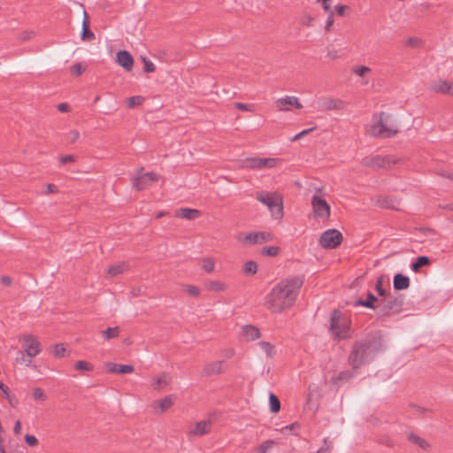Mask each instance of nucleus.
Returning a JSON list of instances; mask_svg holds the SVG:
<instances>
[{"label": "nucleus", "mask_w": 453, "mask_h": 453, "mask_svg": "<svg viewBox=\"0 0 453 453\" xmlns=\"http://www.w3.org/2000/svg\"><path fill=\"white\" fill-rule=\"evenodd\" d=\"M303 276H289L281 280L266 295L265 303L272 313H281L291 308L303 284Z\"/></svg>", "instance_id": "f257e3e1"}, {"label": "nucleus", "mask_w": 453, "mask_h": 453, "mask_svg": "<svg viewBox=\"0 0 453 453\" xmlns=\"http://www.w3.org/2000/svg\"><path fill=\"white\" fill-rule=\"evenodd\" d=\"M382 349L381 340L374 335L357 341L349 355V363L353 369H357L372 361Z\"/></svg>", "instance_id": "f03ea898"}, {"label": "nucleus", "mask_w": 453, "mask_h": 453, "mask_svg": "<svg viewBox=\"0 0 453 453\" xmlns=\"http://www.w3.org/2000/svg\"><path fill=\"white\" fill-rule=\"evenodd\" d=\"M255 198L267 207L271 216L274 219L283 217V198L278 192L257 191Z\"/></svg>", "instance_id": "7ed1b4c3"}, {"label": "nucleus", "mask_w": 453, "mask_h": 453, "mask_svg": "<svg viewBox=\"0 0 453 453\" xmlns=\"http://www.w3.org/2000/svg\"><path fill=\"white\" fill-rule=\"evenodd\" d=\"M350 321L342 318V313L334 310L330 318V331L335 340H345L352 335Z\"/></svg>", "instance_id": "20e7f679"}, {"label": "nucleus", "mask_w": 453, "mask_h": 453, "mask_svg": "<svg viewBox=\"0 0 453 453\" xmlns=\"http://www.w3.org/2000/svg\"><path fill=\"white\" fill-rule=\"evenodd\" d=\"M390 121L389 114L380 112L379 119L371 126V134L380 138L393 137L397 133V129L395 126L390 125Z\"/></svg>", "instance_id": "39448f33"}, {"label": "nucleus", "mask_w": 453, "mask_h": 453, "mask_svg": "<svg viewBox=\"0 0 453 453\" xmlns=\"http://www.w3.org/2000/svg\"><path fill=\"white\" fill-rule=\"evenodd\" d=\"M320 189H318L312 196L311 204L312 211L316 218L328 219L331 213V208L328 203L321 196Z\"/></svg>", "instance_id": "423d86ee"}, {"label": "nucleus", "mask_w": 453, "mask_h": 453, "mask_svg": "<svg viewBox=\"0 0 453 453\" xmlns=\"http://www.w3.org/2000/svg\"><path fill=\"white\" fill-rule=\"evenodd\" d=\"M22 349L25 353L22 354L21 359L28 366L31 364L32 357L40 353V342L32 335H26L23 338Z\"/></svg>", "instance_id": "0eeeda50"}, {"label": "nucleus", "mask_w": 453, "mask_h": 453, "mask_svg": "<svg viewBox=\"0 0 453 453\" xmlns=\"http://www.w3.org/2000/svg\"><path fill=\"white\" fill-rule=\"evenodd\" d=\"M342 241V234L336 229H328L325 231L319 240V243L326 249H335Z\"/></svg>", "instance_id": "6e6552de"}, {"label": "nucleus", "mask_w": 453, "mask_h": 453, "mask_svg": "<svg viewBox=\"0 0 453 453\" xmlns=\"http://www.w3.org/2000/svg\"><path fill=\"white\" fill-rule=\"evenodd\" d=\"M277 159L272 157H247L242 162V167L248 169L273 168L276 165Z\"/></svg>", "instance_id": "1a4fd4ad"}, {"label": "nucleus", "mask_w": 453, "mask_h": 453, "mask_svg": "<svg viewBox=\"0 0 453 453\" xmlns=\"http://www.w3.org/2000/svg\"><path fill=\"white\" fill-rule=\"evenodd\" d=\"M157 180V175L152 172L147 173H140L134 180H133V187L136 190H144L148 187H150L153 182Z\"/></svg>", "instance_id": "9d476101"}, {"label": "nucleus", "mask_w": 453, "mask_h": 453, "mask_svg": "<svg viewBox=\"0 0 453 453\" xmlns=\"http://www.w3.org/2000/svg\"><path fill=\"white\" fill-rule=\"evenodd\" d=\"M389 157L375 156L372 157H366L362 160V165L372 168H388L391 164H395Z\"/></svg>", "instance_id": "9b49d317"}, {"label": "nucleus", "mask_w": 453, "mask_h": 453, "mask_svg": "<svg viewBox=\"0 0 453 453\" xmlns=\"http://www.w3.org/2000/svg\"><path fill=\"white\" fill-rule=\"evenodd\" d=\"M319 111L342 110L344 108L343 101L332 97H320L317 103Z\"/></svg>", "instance_id": "f8f14e48"}, {"label": "nucleus", "mask_w": 453, "mask_h": 453, "mask_svg": "<svg viewBox=\"0 0 453 453\" xmlns=\"http://www.w3.org/2000/svg\"><path fill=\"white\" fill-rule=\"evenodd\" d=\"M276 105L280 111H288L290 109V106H294L296 109H301L303 107L298 98L294 96H287L285 97L277 99Z\"/></svg>", "instance_id": "ddd939ff"}, {"label": "nucleus", "mask_w": 453, "mask_h": 453, "mask_svg": "<svg viewBox=\"0 0 453 453\" xmlns=\"http://www.w3.org/2000/svg\"><path fill=\"white\" fill-rule=\"evenodd\" d=\"M271 240L272 234L265 232H251L243 238V242L249 245L262 243Z\"/></svg>", "instance_id": "4468645a"}, {"label": "nucleus", "mask_w": 453, "mask_h": 453, "mask_svg": "<svg viewBox=\"0 0 453 453\" xmlns=\"http://www.w3.org/2000/svg\"><path fill=\"white\" fill-rule=\"evenodd\" d=\"M399 305L400 303L397 302L396 298L383 299L377 305L378 314L380 316H388Z\"/></svg>", "instance_id": "2eb2a0df"}, {"label": "nucleus", "mask_w": 453, "mask_h": 453, "mask_svg": "<svg viewBox=\"0 0 453 453\" xmlns=\"http://www.w3.org/2000/svg\"><path fill=\"white\" fill-rule=\"evenodd\" d=\"M211 420H202L194 425V426L188 431L189 436H203L210 433L211 429Z\"/></svg>", "instance_id": "dca6fc26"}, {"label": "nucleus", "mask_w": 453, "mask_h": 453, "mask_svg": "<svg viewBox=\"0 0 453 453\" xmlns=\"http://www.w3.org/2000/svg\"><path fill=\"white\" fill-rule=\"evenodd\" d=\"M117 63L125 70L130 71L134 65V58L127 50H119L117 53Z\"/></svg>", "instance_id": "f3484780"}, {"label": "nucleus", "mask_w": 453, "mask_h": 453, "mask_svg": "<svg viewBox=\"0 0 453 453\" xmlns=\"http://www.w3.org/2000/svg\"><path fill=\"white\" fill-rule=\"evenodd\" d=\"M432 89L436 93L453 96V82L440 80L432 84Z\"/></svg>", "instance_id": "a211bd4d"}, {"label": "nucleus", "mask_w": 453, "mask_h": 453, "mask_svg": "<svg viewBox=\"0 0 453 453\" xmlns=\"http://www.w3.org/2000/svg\"><path fill=\"white\" fill-rule=\"evenodd\" d=\"M106 368L111 373L126 374L134 372V366L131 365H119L111 362L106 364Z\"/></svg>", "instance_id": "6ab92c4d"}, {"label": "nucleus", "mask_w": 453, "mask_h": 453, "mask_svg": "<svg viewBox=\"0 0 453 453\" xmlns=\"http://www.w3.org/2000/svg\"><path fill=\"white\" fill-rule=\"evenodd\" d=\"M171 381V375L167 372H162L158 377L153 379L151 386L154 389L159 391L168 386Z\"/></svg>", "instance_id": "aec40b11"}, {"label": "nucleus", "mask_w": 453, "mask_h": 453, "mask_svg": "<svg viewBox=\"0 0 453 453\" xmlns=\"http://www.w3.org/2000/svg\"><path fill=\"white\" fill-rule=\"evenodd\" d=\"M225 369V362L223 360L213 361L204 367V373L207 376L221 373Z\"/></svg>", "instance_id": "412c9836"}, {"label": "nucleus", "mask_w": 453, "mask_h": 453, "mask_svg": "<svg viewBox=\"0 0 453 453\" xmlns=\"http://www.w3.org/2000/svg\"><path fill=\"white\" fill-rule=\"evenodd\" d=\"M242 334L247 341H254L260 337L259 329L252 325L243 326Z\"/></svg>", "instance_id": "4be33fe9"}, {"label": "nucleus", "mask_w": 453, "mask_h": 453, "mask_svg": "<svg viewBox=\"0 0 453 453\" xmlns=\"http://www.w3.org/2000/svg\"><path fill=\"white\" fill-rule=\"evenodd\" d=\"M201 214L200 211L190 208H180L175 211L177 218H182L188 220L195 219Z\"/></svg>", "instance_id": "5701e85b"}, {"label": "nucleus", "mask_w": 453, "mask_h": 453, "mask_svg": "<svg viewBox=\"0 0 453 453\" xmlns=\"http://www.w3.org/2000/svg\"><path fill=\"white\" fill-rule=\"evenodd\" d=\"M393 286L395 290L406 289L410 286V279L402 273H396L394 276Z\"/></svg>", "instance_id": "b1692460"}, {"label": "nucleus", "mask_w": 453, "mask_h": 453, "mask_svg": "<svg viewBox=\"0 0 453 453\" xmlns=\"http://www.w3.org/2000/svg\"><path fill=\"white\" fill-rule=\"evenodd\" d=\"M378 301L377 297L371 292H367V299H358L353 303L354 307L363 306L370 309H376L375 303Z\"/></svg>", "instance_id": "393cba45"}, {"label": "nucleus", "mask_w": 453, "mask_h": 453, "mask_svg": "<svg viewBox=\"0 0 453 453\" xmlns=\"http://www.w3.org/2000/svg\"><path fill=\"white\" fill-rule=\"evenodd\" d=\"M81 37L84 41H91V40L95 39V34L88 28V15H87L86 11H84V19L82 21V28H81Z\"/></svg>", "instance_id": "a878e982"}, {"label": "nucleus", "mask_w": 453, "mask_h": 453, "mask_svg": "<svg viewBox=\"0 0 453 453\" xmlns=\"http://www.w3.org/2000/svg\"><path fill=\"white\" fill-rule=\"evenodd\" d=\"M155 404L159 408L160 413H163L173 404V396H165V398L157 401Z\"/></svg>", "instance_id": "bb28decb"}, {"label": "nucleus", "mask_w": 453, "mask_h": 453, "mask_svg": "<svg viewBox=\"0 0 453 453\" xmlns=\"http://www.w3.org/2000/svg\"><path fill=\"white\" fill-rule=\"evenodd\" d=\"M430 264V258L426 256H419L416 261L411 265V268L414 272H418L421 267Z\"/></svg>", "instance_id": "cd10ccee"}, {"label": "nucleus", "mask_w": 453, "mask_h": 453, "mask_svg": "<svg viewBox=\"0 0 453 453\" xmlns=\"http://www.w3.org/2000/svg\"><path fill=\"white\" fill-rule=\"evenodd\" d=\"M408 439L414 444L418 445L419 448L423 449H426L429 448V443L424 440L423 438L419 437L418 435L415 434L414 433H410L408 434Z\"/></svg>", "instance_id": "c85d7f7f"}, {"label": "nucleus", "mask_w": 453, "mask_h": 453, "mask_svg": "<svg viewBox=\"0 0 453 453\" xmlns=\"http://www.w3.org/2000/svg\"><path fill=\"white\" fill-rule=\"evenodd\" d=\"M127 266L125 263H119L117 265H113L108 267L107 273L111 277L117 276L120 273H122L125 270H127Z\"/></svg>", "instance_id": "c756f323"}, {"label": "nucleus", "mask_w": 453, "mask_h": 453, "mask_svg": "<svg viewBox=\"0 0 453 453\" xmlns=\"http://www.w3.org/2000/svg\"><path fill=\"white\" fill-rule=\"evenodd\" d=\"M269 404L271 412H279L280 409V402L279 398L272 392L269 394Z\"/></svg>", "instance_id": "7c9ffc66"}, {"label": "nucleus", "mask_w": 453, "mask_h": 453, "mask_svg": "<svg viewBox=\"0 0 453 453\" xmlns=\"http://www.w3.org/2000/svg\"><path fill=\"white\" fill-rule=\"evenodd\" d=\"M119 334V327H108L106 330L102 332L103 337L104 340L109 341L111 339L116 338Z\"/></svg>", "instance_id": "2f4dec72"}, {"label": "nucleus", "mask_w": 453, "mask_h": 453, "mask_svg": "<svg viewBox=\"0 0 453 453\" xmlns=\"http://www.w3.org/2000/svg\"><path fill=\"white\" fill-rule=\"evenodd\" d=\"M227 286L218 280H211L207 283V288L211 291H224L226 290Z\"/></svg>", "instance_id": "473e14b6"}, {"label": "nucleus", "mask_w": 453, "mask_h": 453, "mask_svg": "<svg viewBox=\"0 0 453 453\" xmlns=\"http://www.w3.org/2000/svg\"><path fill=\"white\" fill-rule=\"evenodd\" d=\"M257 345L261 348V349L266 354L267 357H272L274 354V347L270 342H259Z\"/></svg>", "instance_id": "72a5a7b5"}, {"label": "nucleus", "mask_w": 453, "mask_h": 453, "mask_svg": "<svg viewBox=\"0 0 453 453\" xmlns=\"http://www.w3.org/2000/svg\"><path fill=\"white\" fill-rule=\"evenodd\" d=\"M65 140L68 143L73 144L80 138V133L77 130H70L65 134Z\"/></svg>", "instance_id": "f704fd0d"}, {"label": "nucleus", "mask_w": 453, "mask_h": 453, "mask_svg": "<svg viewBox=\"0 0 453 453\" xmlns=\"http://www.w3.org/2000/svg\"><path fill=\"white\" fill-rule=\"evenodd\" d=\"M257 272V265L255 261H248L244 265V273L247 274H255Z\"/></svg>", "instance_id": "c9c22d12"}, {"label": "nucleus", "mask_w": 453, "mask_h": 453, "mask_svg": "<svg viewBox=\"0 0 453 453\" xmlns=\"http://www.w3.org/2000/svg\"><path fill=\"white\" fill-rule=\"evenodd\" d=\"M75 369H77L79 371L88 372V371H92L94 369V366L92 364H90L87 361L80 360L75 364Z\"/></svg>", "instance_id": "e433bc0d"}, {"label": "nucleus", "mask_w": 453, "mask_h": 453, "mask_svg": "<svg viewBox=\"0 0 453 453\" xmlns=\"http://www.w3.org/2000/svg\"><path fill=\"white\" fill-rule=\"evenodd\" d=\"M274 441L272 440H267L261 443L257 449V453H267V451L273 447Z\"/></svg>", "instance_id": "4c0bfd02"}, {"label": "nucleus", "mask_w": 453, "mask_h": 453, "mask_svg": "<svg viewBox=\"0 0 453 453\" xmlns=\"http://www.w3.org/2000/svg\"><path fill=\"white\" fill-rule=\"evenodd\" d=\"M261 253L263 255H266V256H270V257H274V256L278 255L279 248L276 247V246L264 247L262 249V250H261Z\"/></svg>", "instance_id": "58836bf2"}, {"label": "nucleus", "mask_w": 453, "mask_h": 453, "mask_svg": "<svg viewBox=\"0 0 453 453\" xmlns=\"http://www.w3.org/2000/svg\"><path fill=\"white\" fill-rule=\"evenodd\" d=\"M143 102V97L141 96H131L127 100V106L128 107H134L137 105H141Z\"/></svg>", "instance_id": "ea45409f"}, {"label": "nucleus", "mask_w": 453, "mask_h": 453, "mask_svg": "<svg viewBox=\"0 0 453 453\" xmlns=\"http://www.w3.org/2000/svg\"><path fill=\"white\" fill-rule=\"evenodd\" d=\"M142 59L144 64L143 71L145 73H153L156 70V66L152 61H150V59H148L145 57H142Z\"/></svg>", "instance_id": "a19ab883"}, {"label": "nucleus", "mask_w": 453, "mask_h": 453, "mask_svg": "<svg viewBox=\"0 0 453 453\" xmlns=\"http://www.w3.org/2000/svg\"><path fill=\"white\" fill-rule=\"evenodd\" d=\"M371 72L370 67L365 65H358L352 69V73L357 76H364L365 73Z\"/></svg>", "instance_id": "79ce46f5"}, {"label": "nucleus", "mask_w": 453, "mask_h": 453, "mask_svg": "<svg viewBox=\"0 0 453 453\" xmlns=\"http://www.w3.org/2000/svg\"><path fill=\"white\" fill-rule=\"evenodd\" d=\"M33 398L35 400L45 401L46 395L42 389H41L40 388H35L33 390Z\"/></svg>", "instance_id": "37998d69"}, {"label": "nucleus", "mask_w": 453, "mask_h": 453, "mask_svg": "<svg viewBox=\"0 0 453 453\" xmlns=\"http://www.w3.org/2000/svg\"><path fill=\"white\" fill-rule=\"evenodd\" d=\"M334 10L339 16L344 17L348 15L347 12L349 11V7L347 5L337 4L334 6Z\"/></svg>", "instance_id": "c03bdc74"}, {"label": "nucleus", "mask_w": 453, "mask_h": 453, "mask_svg": "<svg viewBox=\"0 0 453 453\" xmlns=\"http://www.w3.org/2000/svg\"><path fill=\"white\" fill-rule=\"evenodd\" d=\"M53 353L58 357H62L65 354V349L63 344H56L53 348Z\"/></svg>", "instance_id": "a18cd8bd"}, {"label": "nucleus", "mask_w": 453, "mask_h": 453, "mask_svg": "<svg viewBox=\"0 0 453 453\" xmlns=\"http://www.w3.org/2000/svg\"><path fill=\"white\" fill-rule=\"evenodd\" d=\"M24 439L26 443L30 447H35L38 444V440L35 435L26 434Z\"/></svg>", "instance_id": "49530a36"}, {"label": "nucleus", "mask_w": 453, "mask_h": 453, "mask_svg": "<svg viewBox=\"0 0 453 453\" xmlns=\"http://www.w3.org/2000/svg\"><path fill=\"white\" fill-rule=\"evenodd\" d=\"M185 290L188 293V295L192 296H198L200 294V289L193 285H187L184 287Z\"/></svg>", "instance_id": "de8ad7c7"}, {"label": "nucleus", "mask_w": 453, "mask_h": 453, "mask_svg": "<svg viewBox=\"0 0 453 453\" xmlns=\"http://www.w3.org/2000/svg\"><path fill=\"white\" fill-rule=\"evenodd\" d=\"M76 156L74 155H65L59 158L60 165H65L67 163H73L76 161Z\"/></svg>", "instance_id": "09e8293b"}, {"label": "nucleus", "mask_w": 453, "mask_h": 453, "mask_svg": "<svg viewBox=\"0 0 453 453\" xmlns=\"http://www.w3.org/2000/svg\"><path fill=\"white\" fill-rule=\"evenodd\" d=\"M203 268L207 273H210V272L213 271V269H214V262L211 259H210V258L204 259L203 260Z\"/></svg>", "instance_id": "8fccbe9b"}, {"label": "nucleus", "mask_w": 453, "mask_h": 453, "mask_svg": "<svg viewBox=\"0 0 453 453\" xmlns=\"http://www.w3.org/2000/svg\"><path fill=\"white\" fill-rule=\"evenodd\" d=\"M234 106L236 109L243 111H253V105L242 103H235Z\"/></svg>", "instance_id": "3c124183"}, {"label": "nucleus", "mask_w": 453, "mask_h": 453, "mask_svg": "<svg viewBox=\"0 0 453 453\" xmlns=\"http://www.w3.org/2000/svg\"><path fill=\"white\" fill-rule=\"evenodd\" d=\"M352 376H353V372H350V371H343V372H341L337 375L336 380H348Z\"/></svg>", "instance_id": "603ef678"}, {"label": "nucleus", "mask_w": 453, "mask_h": 453, "mask_svg": "<svg viewBox=\"0 0 453 453\" xmlns=\"http://www.w3.org/2000/svg\"><path fill=\"white\" fill-rule=\"evenodd\" d=\"M84 68L80 63H76L72 66V73L76 76L81 75L84 72Z\"/></svg>", "instance_id": "864d4df0"}, {"label": "nucleus", "mask_w": 453, "mask_h": 453, "mask_svg": "<svg viewBox=\"0 0 453 453\" xmlns=\"http://www.w3.org/2000/svg\"><path fill=\"white\" fill-rule=\"evenodd\" d=\"M5 398L12 406H15L18 403L16 397L8 392V389L4 392Z\"/></svg>", "instance_id": "5fc2aeb1"}, {"label": "nucleus", "mask_w": 453, "mask_h": 453, "mask_svg": "<svg viewBox=\"0 0 453 453\" xmlns=\"http://www.w3.org/2000/svg\"><path fill=\"white\" fill-rule=\"evenodd\" d=\"M375 288H376V290L378 292V295L380 296H386V290L382 287V280H381V279H379L377 280Z\"/></svg>", "instance_id": "6e6d98bb"}, {"label": "nucleus", "mask_w": 453, "mask_h": 453, "mask_svg": "<svg viewBox=\"0 0 453 453\" xmlns=\"http://www.w3.org/2000/svg\"><path fill=\"white\" fill-rule=\"evenodd\" d=\"M333 24H334V12H330V14H328L326 21L325 29L326 31H329L331 27L333 26Z\"/></svg>", "instance_id": "4d7b16f0"}, {"label": "nucleus", "mask_w": 453, "mask_h": 453, "mask_svg": "<svg viewBox=\"0 0 453 453\" xmlns=\"http://www.w3.org/2000/svg\"><path fill=\"white\" fill-rule=\"evenodd\" d=\"M315 127H311V128H307V129H304L301 132H299L298 134H296L293 138H292V141H296L300 138H302L303 136H304L305 134H309L310 132H311L312 130H314Z\"/></svg>", "instance_id": "13d9d810"}, {"label": "nucleus", "mask_w": 453, "mask_h": 453, "mask_svg": "<svg viewBox=\"0 0 453 453\" xmlns=\"http://www.w3.org/2000/svg\"><path fill=\"white\" fill-rule=\"evenodd\" d=\"M407 44L411 47H418L419 45V39H418L417 37H410L407 40Z\"/></svg>", "instance_id": "bf43d9fd"}, {"label": "nucleus", "mask_w": 453, "mask_h": 453, "mask_svg": "<svg viewBox=\"0 0 453 453\" xmlns=\"http://www.w3.org/2000/svg\"><path fill=\"white\" fill-rule=\"evenodd\" d=\"M58 110L61 112H66L69 110V105L66 103H61L58 105Z\"/></svg>", "instance_id": "052dcab7"}, {"label": "nucleus", "mask_w": 453, "mask_h": 453, "mask_svg": "<svg viewBox=\"0 0 453 453\" xmlns=\"http://www.w3.org/2000/svg\"><path fill=\"white\" fill-rule=\"evenodd\" d=\"M21 431V423L19 420H17L13 426V433L15 434H19Z\"/></svg>", "instance_id": "680f3d73"}, {"label": "nucleus", "mask_w": 453, "mask_h": 453, "mask_svg": "<svg viewBox=\"0 0 453 453\" xmlns=\"http://www.w3.org/2000/svg\"><path fill=\"white\" fill-rule=\"evenodd\" d=\"M1 283L4 286H10L12 284V279L9 276H2Z\"/></svg>", "instance_id": "e2e57ef3"}, {"label": "nucleus", "mask_w": 453, "mask_h": 453, "mask_svg": "<svg viewBox=\"0 0 453 453\" xmlns=\"http://www.w3.org/2000/svg\"><path fill=\"white\" fill-rule=\"evenodd\" d=\"M57 190H58L57 186L50 183L47 185L46 194L55 193V192H57Z\"/></svg>", "instance_id": "0e129e2a"}, {"label": "nucleus", "mask_w": 453, "mask_h": 453, "mask_svg": "<svg viewBox=\"0 0 453 453\" xmlns=\"http://www.w3.org/2000/svg\"><path fill=\"white\" fill-rule=\"evenodd\" d=\"M295 426H296V424H291L289 426H286L282 427L281 430L283 433L287 434L288 432H291L295 428Z\"/></svg>", "instance_id": "69168bd1"}, {"label": "nucleus", "mask_w": 453, "mask_h": 453, "mask_svg": "<svg viewBox=\"0 0 453 453\" xmlns=\"http://www.w3.org/2000/svg\"><path fill=\"white\" fill-rule=\"evenodd\" d=\"M322 4H323V9H324V11H325L326 13L330 14V12H333V11L331 10L330 4L327 3V1H326V2H322Z\"/></svg>", "instance_id": "338daca9"}, {"label": "nucleus", "mask_w": 453, "mask_h": 453, "mask_svg": "<svg viewBox=\"0 0 453 453\" xmlns=\"http://www.w3.org/2000/svg\"><path fill=\"white\" fill-rule=\"evenodd\" d=\"M441 175L448 178V179H450V180H453V173H449L448 171H443L441 173Z\"/></svg>", "instance_id": "774afa93"}]
</instances>
